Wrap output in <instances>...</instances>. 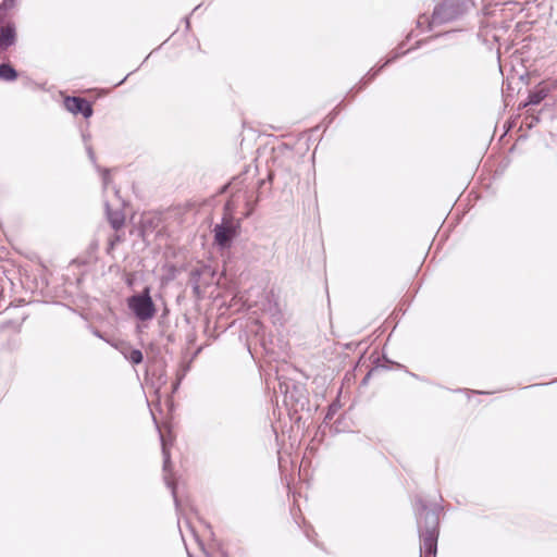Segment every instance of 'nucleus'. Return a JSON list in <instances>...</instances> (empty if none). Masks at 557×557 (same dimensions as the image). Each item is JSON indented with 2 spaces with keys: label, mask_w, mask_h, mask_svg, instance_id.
<instances>
[{
  "label": "nucleus",
  "mask_w": 557,
  "mask_h": 557,
  "mask_svg": "<svg viewBox=\"0 0 557 557\" xmlns=\"http://www.w3.org/2000/svg\"><path fill=\"white\" fill-rule=\"evenodd\" d=\"M127 304L136 318L141 321L150 320L156 314V307L150 297L149 287H146L141 294L129 297Z\"/></svg>",
  "instance_id": "obj_2"
},
{
  "label": "nucleus",
  "mask_w": 557,
  "mask_h": 557,
  "mask_svg": "<svg viewBox=\"0 0 557 557\" xmlns=\"http://www.w3.org/2000/svg\"><path fill=\"white\" fill-rule=\"evenodd\" d=\"M161 442H162V453H163V458H164V470H168L169 465H170V453L166 449V444H165L162 435H161Z\"/></svg>",
  "instance_id": "obj_11"
},
{
  "label": "nucleus",
  "mask_w": 557,
  "mask_h": 557,
  "mask_svg": "<svg viewBox=\"0 0 557 557\" xmlns=\"http://www.w3.org/2000/svg\"><path fill=\"white\" fill-rule=\"evenodd\" d=\"M121 242V236L115 234L111 239H110V249H113V247L119 243Z\"/></svg>",
  "instance_id": "obj_13"
},
{
  "label": "nucleus",
  "mask_w": 557,
  "mask_h": 557,
  "mask_svg": "<svg viewBox=\"0 0 557 557\" xmlns=\"http://www.w3.org/2000/svg\"><path fill=\"white\" fill-rule=\"evenodd\" d=\"M191 275H193V277H196V276H199L200 273H199L198 270H195V271L191 272Z\"/></svg>",
  "instance_id": "obj_15"
},
{
  "label": "nucleus",
  "mask_w": 557,
  "mask_h": 557,
  "mask_svg": "<svg viewBox=\"0 0 557 557\" xmlns=\"http://www.w3.org/2000/svg\"><path fill=\"white\" fill-rule=\"evenodd\" d=\"M189 557H191V556H189Z\"/></svg>",
  "instance_id": "obj_17"
},
{
  "label": "nucleus",
  "mask_w": 557,
  "mask_h": 557,
  "mask_svg": "<svg viewBox=\"0 0 557 557\" xmlns=\"http://www.w3.org/2000/svg\"><path fill=\"white\" fill-rule=\"evenodd\" d=\"M17 72L10 64L3 63L0 65V79L12 82L16 79Z\"/></svg>",
  "instance_id": "obj_9"
},
{
  "label": "nucleus",
  "mask_w": 557,
  "mask_h": 557,
  "mask_svg": "<svg viewBox=\"0 0 557 557\" xmlns=\"http://www.w3.org/2000/svg\"><path fill=\"white\" fill-rule=\"evenodd\" d=\"M194 290H195L196 293H198V292H199V286H198V284H197V281H195Z\"/></svg>",
  "instance_id": "obj_16"
},
{
  "label": "nucleus",
  "mask_w": 557,
  "mask_h": 557,
  "mask_svg": "<svg viewBox=\"0 0 557 557\" xmlns=\"http://www.w3.org/2000/svg\"><path fill=\"white\" fill-rule=\"evenodd\" d=\"M64 106L66 110L74 114L82 113L85 117H89L92 114V108L89 102L79 97H66Z\"/></svg>",
  "instance_id": "obj_5"
},
{
  "label": "nucleus",
  "mask_w": 557,
  "mask_h": 557,
  "mask_svg": "<svg viewBox=\"0 0 557 557\" xmlns=\"http://www.w3.org/2000/svg\"><path fill=\"white\" fill-rule=\"evenodd\" d=\"M239 227V221H234L232 216L225 215L222 223L216 224L213 228L215 244L221 248L231 247L233 239L238 235Z\"/></svg>",
  "instance_id": "obj_3"
},
{
  "label": "nucleus",
  "mask_w": 557,
  "mask_h": 557,
  "mask_svg": "<svg viewBox=\"0 0 557 557\" xmlns=\"http://www.w3.org/2000/svg\"><path fill=\"white\" fill-rule=\"evenodd\" d=\"M120 351L121 354L127 359L129 360L133 364H139L144 357H143V352L139 350V349H133L131 348L127 344L125 343H122L120 345H116L115 346Z\"/></svg>",
  "instance_id": "obj_7"
},
{
  "label": "nucleus",
  "mask_w": 557,
  "mask_h": 557,
  "mask_svg": "<svg viewBox=\"0 0 557 557\" xmlns=\"http://www.w3.org/2000/svg\"><path fill=\"white\" fill-rule=\"evenodd\" d=\"M460 13L458 4H454L453 0L443 1L433 13L434 22L442 23L455 18Z\"/></svg>",
  "instance_id": "obj_4"
},
{
  "label": "nucleus",
  "mask_w": 557,
  "mask_h": 557,
  "mask_svg": "<svg viewBox=\"0 0 557 557\" xmlns=\"http://www.w3.org/2000/svg\"><path fill=\"white\" fill-rule=\"evenodd\" d=\"M16 41V29L12 22L0 24V51L7 50Z\"/></svg>",
  "instance_id": "obj_6"
},
{
  "label": "nucleus",
  "mask_w": 557,
  "mask_h": 557,
  "mask_svg": "<svg viewBox=\"0 0 557 557\" xmlns=\"http://www.w3.org/2000/svg\"><path fill=\"white\" fill-rule=\"evenodd\" d=\"M14 4H15V0H3L0 5V9L10 10L14 7Z\"/></svg>",
  "instance_id": "obj_12"
},
{
  "label": "nucleus",
  "mask_w": 557,
  "mask_h": 557,
  "mask_svg": "<svg viewBox=\"0 0 557 557\" xmlns=\"http://www.w3.org/2000/svg\"><path fill=\"white\" fill-rule=\"evenodd\" d=\"M106 209L111 226L114 230H120L124 224V214L119 210H111L109 203H106Z\"/></svg>",
  "instance_id": "obj_8"
},
{
  "label": "nucleus",
  "mask_w": 557,
  "mask_h": 557,
  "mask_svg": "<svg viewBox=\"0 0 557 557\" xmlns=\"http://www.w3.org/2000/svg\"><path fill=\"white\" fill-rule=\"evenodd\" d=\"M547 97V90L544 88H541L539 90L530 92L528 97V102L524 106L528 104H539L542 100H544Z\"/></svg>",
  "instance_id": "obj_10"
},
{
  "label": "nucleus",
  "mask_w": 557,
  "mask_h": 557,
  "mask_svg": "<svg viewBox=\"0 0 557 557\" xmlns=\"http://www.w3.org/2000/svg\"><path fill=\"white\" fill-rule=\"evenodd\" d=\"M103 187L107 188L109 186V183H110V177H109V172L106 171L104 174H103Z\"/></svg>",
  "instance_id": "obj_14"
},
{
  "label": "nucleus",
  "mask_w": 557,
  "mask_h": 557,
  "mask_svg": "<svg viewBox=\"0 0 557 557\" xmlns=\"http://www.w3.org/2000/svg\"><path fill=\"white\" fill-rule=\"evenodd\" d=\"M418 523L420 525V557H434L437 547V527L438 517L435 512L426 511L418 516Z\"/></svg>",
  "instance_id": "obj_1"
}]
</instances>
